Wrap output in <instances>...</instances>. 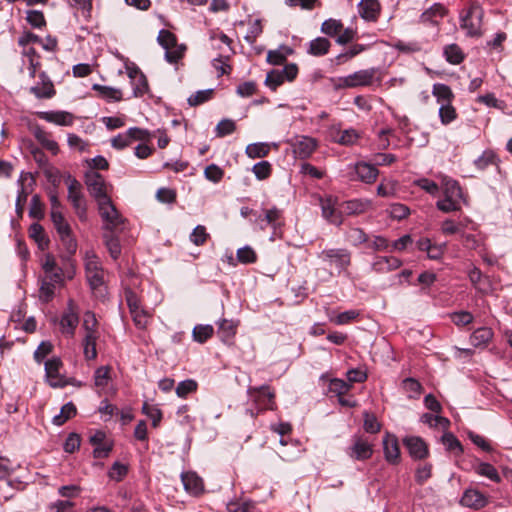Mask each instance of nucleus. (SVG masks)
Instances as JSON below:
<instances>
[{"label":"nucleus","mask_w":512,"mask_h":512,"mask_svg":"<svg viewBox=\"0 0 512 512\" xmlns=\"http://www.w3.org/2000/svg\"><path fill=\"white\" fill-rule=\"evenodd\" d=\"M105 245L109 251L110 256L116 260L121 254V245L119 238L114 235V232L104 234Z\"/></svg>","instance_id":"obj_38"},{"label":"nucleus","mask_w":512,"mask_h":512,"mask_svg":"<svg viewBox=\"0 0 512 512\" xmlns=\"http://www.w3.org/2000/svg\"><path fill=\"white\" fill-rule=\"evenodd\" d=\"M228 512H255L253 501H232L227 504Z\"/></svg>","instance_id":"obj_55"},{"label":"nucleus","mask_w":512,"mask_h":512,"mask_svg":"<svg viewBox=\"0 0 512 512\" xmlns=\"http://www.w3.org/2000/svg\"><path fill=\"white\" fill-rule=\"evenodd\" d=\"M346 239L352 246L358 247L368 242V235L363 229L353 227L347 231Z\"/></svg>","instance_id":"obj_39"},{"label":"nucleus","mask_w":512,"mask_h":512,"mask_svg":"<svg viewBox=\"0 0 512 512\" xmlns=\"http://www.w3.org/2000/svg\"><path fill=\"white\" fill-rule=\"evenodd\" d=\"M38 77L39 82L36 85L31 86L29 88V92L38 99L52 98L56 94L53 82L44 71L39 73Z\"/></svg>","instance_id":"obj_10"},{"label":"nucleus","mask_w":512,"mask_h":512,"mask_svg":"<svg viewBox=\"0 0 512 512\" xmlns=\"http://www.w3.org/2000/svg\"><path fill=\"white\" fill-rule=\"evenodd\" d=\"M317 257L330 267H334L340 274L347 270L351 264V252L345 248L324 249Z\"/></svg>","instance_id":"obj_2"},{"label":"nucleus","mask_w":512,"mask_h":512,"mask_svg":"<svg viewBox=\"0 0 512 512\" xmlns=\"http://www.w3.org/2000/svg\"><path fill=\"white\" fill-rule=\"evenodd\" d=\"M204 176L207 180L218 183L222 180L224 171L216 164H210L205 168Z\"/></svg>","instance_id":"obj_62"},{"label":"nucleus","mask_w":512,"mask_h":512,"mask_svg":"<svg viewBox=\"0 0 512 512\" xmlns=\"http://www.w3.org/2000/svg\"><path fill=\"white\" fill-rule=\"evenodd\" d=\"M443 55L446 61L453 65H458L465 59L463 50L455 43L446 45L443 49Z\"/></svg>","instance_id":"obj_33"},{"label":"nucleus","mask_w":512,"mask_h":512,"mask_svg":"<svg viewBox=\"0 0 512 512\" xmlns=\"http://www.w3.org/2000/svg\"><path fill=\"white\" fill-rule=\"evenodd\" d=\"M77 414V408L72 402H68L62 406L59 414L55 415L52 423L57 426L63 425L67 420L71 419Z\"/></svg>","instance_id":"obj_34"},{"label":"nucleus","mask_w":512,"mask_h":512,"mask_svg":"<svg viewBox=\"0 0 512 512\" xmlns=\"http://www.w3.org/2000/svg\"><path fill=\"white\" fill-rule=\"evenodd\" d=\"M476 472L479 475L486 477L493 482L499 483L501 481V477H500L498 471L496 470V468L493 465H491L489 463H486V462L480 463L476 467Z\"/></svg>","instance_id":"obj_45"},{"label":"nucleus","mask_w":512,"mask_h":512,"mask_svg":"<svg viewBox=\"0 0 512 512\" xmlns=\"http://www.w3.org/2000/svg\"><path fill=\"white\" fill-rule=\"evenodd\" d=\"M198 384L193 379H186L178 383L175 392L178 397L186 398L189 394L196 392Z\"/></svg>","instance_id":"obj_47"},{"label":"nucleus","mask_w":512,"mask_h":512,"mask_svg":"<svg viewBox=\"0 0 512 512\" xmlns=\"http://www.w3.org/2000/svg\"><path fill=\"white\" fill-rule=\"evenodd\" d=\"M442 188H443V194L446 197L455 198L461 200L463 198V192L462 189L458 183V181L449 178L447 176H444L442 178Z\"/></svg>","instance_id":"obj_31"},{"label":"nucleus","mask_w":512,"mask_h":512,"mask_svg":"<svg viewBox=\"0 0 512 512\" xmlns=\"http://www.w3.org/2000/svg\"><path fill=\"white\" fill-rule=\"evenodd\" d=\"M111 368L109 366H101L97 368L94 372V383L97 387L105 388L111 377H110Z\"/></svg>","instance_id":"obj_50"},{"label":"nucleus","mask_w":512,"mask_h":512,"mask_svg":"<svg viewBox=\"0 0 512 512\" xmlns=\"http://www.w3.org/2000/svg\"><path fill=\"white\" fill-rule=\"evenodd\" d=\"M389 214L393 219L403 220L410 214V210L404 204L394 203L389 207Z\"/></svg>","instance_id":"obj_64"},{"label":"nucleus","mask_w":512,"mask_h":512,"mask_svg":"<svg viewBox=\"0 0 512 512\" xmlns=\"http://www.w3.org/2000/svg\"><path fill=\"white\" fill-rule=\"evenodd\" d=\"M432 476V465L425 463L419 465L415 471V481L419 485H423Z\"/></svg>","instance_id":"obj_63"},{"label":"nucleus","mask_w":512,"mask_h":512,"mask_svg":"<svg viewBox=\"0 0 512 512\" xmlns=\"http://www.w3.org/2000/svg\"><path fill=\"white\" fill-rule=\"evenodd\" d=\"M317 147L316 139L309 136L297 137L293 143V152L299 159H307Z\"/></svg>","instance_id":"obj_15"},{"label":"nucleus","mask_w":512,"mask_h":512,"mask_svg":"<svg viewBox=\"0 0 512 512\" xmlns=\"http://www.w3.org/2000/svg\"><path fill=\"white\" fill-rule=\"evenodd\" d=\"M248 392L261 409H273L275 394L268 386L249 388Z\"/></svg>","instance_id":"obj_18"},{"label":"nucleus","mask_w":512,"mask_h":512,"mask_svg":"<svg viewBox=\"0 0 512 512\" xmlns=\"http://www.w3.org/2000/svg\"><path fill=\"white\" fill-rule=\"evenodd\" d=\"M351 387V384L342 379H329L328 391L335 394L336 396H343L351 389Z\"/></svg>","instance_id":"obj_46"},{"label":"nucleus","mask_w":512,"mask_h":512,"mask_svg":"<svg viewBox=\"0 0 512 512\" xmlns=\"http://www.w3.org/2000/svg\"><path fill=\"white\" fill-rule=\"evenodd\" d=\"M441 441L447 451L455 452L457 455L463 453V446L453 433H451V432L444 433L441 438Z\"/></svg>","instance_id":"obj_41"},{"label":"nucleus","mask_w":512,"mask_h":512,"mask_svg":"<svg viewBox=\"0 0 512 512\" xmlns=\"http://www.w3.org/2000/svg\"><path fill=\"white\" fill-rule=\"evenodd\" d=\"M282 219L283 211L274 206L265 210L264 215H258L256 222L259 223V226L262 230H264L267 226H270L273 229H277L283 224Z\"/></svg>","instance_id":"obj_17"},{"label":"nucleus","mask_w":512,"mask_h":512,"mask_svg":"<svg viewBox=\"0 0 512 512\" xmlns=\"http://www.w3.org/2000/svg\"><path fill=\"white\" fill-rule=\"evenodd\" d=\"M62 361L59 357H53L45 362V374L48 384L53 388H62L67 385L66 380L60 375Z\"/></svg>","instance_id":"obj_9"},{"label":"nucleus","mask_w":512,"mask_h":512,"mask_svg":"<svg viewBox=\"0 0 512 512\" xmlns=\"http://www.w3.org/2000/svg\"><path fill=\"white\" fill-rule=\"evenodd\" d=\"M403 444L408 449L409 455L415 460L425 459L429 455L428 446L421 437H405L403 439Z\"/></svg>","instance_id":"obj_13"},{"label":"nucleus","mask_w":512,"mask_h":512,"mask_svg":"<svg viewBox=\"0 0 512 512\" xmlns=\"http://www.w3.org/2000/svg\"><path fill=\"white\" fill-rule=\"evenodd\" d=\"M85 271L87 281L92 290H96L104 284L103 270L96 255L86 256Z\"/></svg>","instance_id":"obj_7"},{"label":"nucleus","mask_w":512,"mask_h":512,"mask_svg":"<svg viewBox=\"0 0 512 512\" xmlns=\"http://www.w3.org/2000/svg\"><path fill=\"white\" fill-rule=\"evenodd\" d=\"M181 480L187 493L198 496L204 490L202 479L195 472H183Z\"/></svg>","instance_id":"obj_20"},{"label":"nucleus","mask_w":512,"mask_h":512,"mask_svg":"<svg viewBox=\"0 0 512 512\" xmlns=\"http://www.w3.org/2000/svg\"><path fill=\"white\" fill-rule=\"evenodd\" d=\"M330 47L331 43L327 38L317 37L309 42L307 53L316 57L324 56Z\"/></svg>","instance_id":"obj_29"},{"label":"nucleus","mask_w":512,"mask_h":512,"mask_svg":"<svg viewBox=\"0 0 512 512\" xmlns=\"http://www.w3.org/2000/svg\"><path fill=\"white\" fill-rule=\"evenodd\" d=\"M79 323V316L75 309V304L73 300H69L67 304V308L64 311L63 315L60 319V327L62 333L73 336L75 333V329Z\"/></svg>","instance_id":"obj_11"},{"label":"nucleus","mask_w":512,"mask_h":512,"mask_svg":"<svg viewBox=\"0 0 512 512\" xmlns=\"http://www.w3.org/2000/svg\"><path fill=\"white\" fill-rule=\"evenodd\" d=\"M28 232L29 237L36 242L40 250L44 251L48 248L50 240L46 235L42 225L39 223H33L30 225Z\"/></svg>","instance_id":"obj_26"},{"label":"nucleus","mask_w":512,"mask_h":512,"mask_svg":"<svg viewBox=\"0 0 512 512\" xmlns=\"http://www.w3.org/2000/svg\"><path fill=\"white\" fill-rule=\"evenodd\" d=\"M98 333L85 334L83 340L84 356L88 360H93L97 357L96 341Z\"/></svg>","instance_id":"obj_37"},{"label":"nucleus","mask_w":512,"mask_h":512,"mask_svg":"<svg viewBox=\"0 0 512 512\" xmlns=\"http://www.w3.org/2000/svg\"><path fill=\"white\" fill-rule=\"evenodd\" d=\"M214 328L211 325H196L192 331V337L194 341L198 343H205L209 338L212 337Z\"/></svg>","instance_id":"obj_42"},{"label":"nucleus","mask_w":512,"mask_h":512,"mask_svg":"<svg viewBox=\"0 0 512 512\" xmlns=\"http://www.w3.org/2000/svg\"><path fill=\"white\" fill-rule=\"evenodd\" d=\"M343 30V24L341 20L329 18L325 20L321 25V32L329 37H337V35Z\"/></svg>","instance_id":"obj_43"},{"label":"nucleus","mask_w":512,"mask_h":512,"mask_svg":"<svg viewBox=\"0 0 512 512\" xmlns=\"http://www.w3.org/2000/svg\"><path fill=\"white\" fill-rule=\"evenodd\" d=\"M371 206L369 200L352 199L341 204L342 213L346 215H359L366 212Z\"/></svg>","instance_id":"obj_24"},{"label":"nucleus","mask_w":512,"mask_h":512,"mask_svg":"<svg viewBox=\"0 0 512 512\" xmlns=\"http://www.w3.org/2000/svg\"><path fill=\"white\" fill-rule=\"evenodd\" d=\"M235 130L236 124L231 119H222L215 128L217 137H225L232 134Z\"/></svg>","instance_id":"obj_57"},{"label":"nucleus","mask_w":512,"mask_h":512,"mask_svg":"<svg viewBox=\"0 0 512 512\" xmlns=\"http://www.w3.org/2000/svg\"><path fill=\"white\" fill-rule=\"evenodd\" d=\"M33 135L36 140L47 150L54 155L58 153L59 147L56 141L50 138V134L41 127L37 126L33 130Z\"/></svg>","instance_id":"obj_27"},{"label":"nucleus","mask_w":512,"mask_h":512,"mask_svg":"<svg viewBox=\"0 0 512 512\" xmlns=\"http://www.w3.org/2000/svg\"><path fill=\"white\" fill-rule=\"evenodd\" d=\"M437 208L445 213L460 210V200L444 196L443 199L437 201Z\"/></svg>","instance_id":"obj_54"},{"label":"nucleus","mask_w":512,"mask_h":512,"mask_svg":"<svg viewBox=\"0 0 512 512\" xmlns=\"http://www.w3.org/2000/svg\"><path fill=\"white\" fill-rule=\"evenodd\" d=\"M322 216L332 224L340 225L342 224V209L338 211L334 208L332 201L330 199H326L321 202Z\"/></svg>","instance_id":"obj_28"},{"label":"nucleus","mask_w":512,"mask_h":512,"mask_svg":"<svg viewBox=\"0 0 512 512\" xmlns=\"http://www.w3.org/2000/svg\"><path fill=\"white\" fill-rule=\"evenodd\" d=\"M66 181L68 183V200L71 202L79 219L83 221L87 216V205L84 195L81 192V184L70 174L67 175Z\"/></svg>","instance_id":"obj_4"},{"label":"nucleus","mask_w":512,"mask_h":512,"mask_svg":"<svg viewBox=\"0 0 512 512\" xmlns=\"http://www.w3.org/2000/svg\"><path fill=\"white\" fill-rule=\"evenodd\" d=\"M85 184L90 195L95 198L97 203L106 201L110 197L106 193L105 180L98 172H89L85 175Z\"/></svg>","instance_id":"obj_8"},{"label":"nucleus","mask_w":512,"mask_h":512,"mask_svg":"<svg viewBox=\"0 0 512 512\" xmlns=\"http://www.w3.org/2000/svg\"><path fill=\"white\" fill-rule=\"evenodd\" d=\"M493 331L489 327H480L476 329L470 336V342L471 344L478 348V347H486L487 344L491 341L493 338Z\"/></svg>","instance_id":"obj_25"},{"label":"nucleus","mask_w":512,"mask_h":512,"mask_svg":"<svg viewBox=\"0 0 512 512\" xmlns=\"http://www.w3.org/2000/svg\"><path fill=\"white\" fill-rule=\"evenodd\" d=\"M486 498L477 490L467 489L460 499L461 505L469 508L480 509L486 505Z\"/></svg>","instance_id":"obj_23"},{"label":"nucleus","mask_w":512,"mask_h":512,"mask_svg":"<svg viewBox=\"0 0 512 512\" xmlns=\"http://www.w3.org/2000/svg\"><path fill=\"white\" fill-rule=\"evenodd\" d=\"M389 45L395 50L406 54L419 52L421 50V46L416 41L404 42L401 40H395Z\"/></svg>","instance_id":"obj_48"},{"label":"nucleus","mask_w":512,"mask_h":512,"mask_svg":"<svg viewBox=\"0 0 512 512\" xmlns=\"http://www.w3.org/2000/svg\"><path fill=\"white\" fill-rule=\"evenodd\" d=\"M270 152V145L264 142L252 143L247 145L245 153L249 158H263Z\"/></svg>","instance_id":"obj_36"},{"label":"nucleus","mask_w":512,"mask_h":512,"mask_svg":"<svg viewBox=\"0 0 512 512\" xmlns=\"http://www.w3.org/2000/svg\"><path fill=\"white\" fill-rule=\"evenodd\" d=\"M432 95L436 98L439 105L452 102L455 97L451 88L443 83H435L433 85Z\"/></svg>","instance_id":"obj_32"},{"label":"nucleus","mask_w":512,"mask_h":512,"mask_svg":"<svg viewBox=\"0 0 512 512\" xmlns=\"http://www.w3.org/2000/svg\"><path fill=\"white\" fill-rule=\"evenodd\" d=\"M237 261L241 264H253L257 262V254L255 250L249 246L245 245L237 250Z\"/></svg>","instance_id":"obj_44"},{"label":"nucleus","mask_w":512,"mask_h":512,"mask_svg":"<svg viewBox=\"0 0 512 512\" xmlns=\"http://www.w3.org/2000/svg\"><path fill=\"white\" fill-rule=\"evenodd\" d=\"M379 174L374 164L357 162L347 168V176L351 181H361L367 184L375 182Z\"/></svg>","instance_id":"obj_6"},{"label":"nucleus","mask_w":512,"mask_h":512,"mask_svg":"<svg viewBox=\"0 0 512 512\" xmlns=\"http://www.w3.org/2000/svg\"><path fill=\"white\" fill-rule=\"evenodd\" d=\"M157 41L159 45L165 49V59L167 62L175 64L184 56L186 47L184 45H178L177 37L169 30H160Z\"/></svg>","instance_id":"obj_3"},{"label":"nucleus","mask_w":512,"mask_h":512,"mask_svg":"<svg viewBox=\"0 0 512 512\" xmlns=\"http://www.w3.org/2000/svg\"><path fill=\"white\" fill-rule=\"evenodd\" d=\"M438 115L440 122L443 125H449L457 118V112L452 102L441 104L439 107Z\"/></svg>","instance_id":"obj_40"},{"label":"nucleus","mask_w":512,"mask_h":512,"mask_svg":"<svg viewBox=\"0 0 512 512\" xmlns=\"http://www.w3.org/2000/svg\"><path fill=\"white\" fill-rule=\"evenodd\" d=\"M128 473V466L118 461L114 462L108 471V477L116 482L122 481Z\"/></svg>","instance_id":"obj_52"},{"label":"nucleus","mask_w":512,"mask_h":512,"mask_svg":"<svg viewBox=\"0 0 512 512\" xmlns=\"http://www.w3.org/2000/svg\"><path fill=\"white\" fill-rule=\"evenodd\" d=\"M373 454L372 444L360 436L353 437V443L349 448L348 455L358 461L371 458Z\"/></svg>","instance_id":"obj_12"},{"label":"nucleus","mask_w":512,"mask_h":512,"mask_svg":"<svg viewBox=\"0 0 512 512\" xmlns=\"http://www.w3.org/2000/svg\"><path fill=\"white\" fill-rule=\"evenodd\" d=\"M29 216L37 220H41L44 217V204L38 194L33 195L31 198Z\"/></svg>","instance_id":"obj_51"},{"label":"nucleus","mask_w":512,"mask_h":512,"mask_svg":"<svg viewBox=\"0 0 512 512\" xmlns=\"http://www.w3.org/2000/svg\"><path fill=\"white\" fill-rule=\"evenodd\" d=\"M36 115L46 122L59 126H71L74 122V116L67 111H40Z\"/></svg>","instance_id":"obj_19"},{"label":"nucleus","mask_w":512,"mask_h":512,"mask_svg":"<svg viewBox=\"0 0 512 512\" xmlns=\"http://www.w3.org/2000/svg\"><path fill=\"white\" fill-rule=\"evenodd\" d=\"M483 14V9L478 3H472L467 11L461 14L460 27L466 30L468 36H481Z\"/></svg>","instance_id":"obj_1"},{"label":"nucleus","mask_w":512,"mask_h":512,"mask_svg":"<svg viewBox=\"0 0 512 512\" xmlns=\"http://www.w3.org/2000/svg\"><path fill=\"white\" fill-rule=\"evenodd\" d=\"M26 20L33 28H42L46 25L44 14L38 10L27 11Z\"/></svg>","instance_id":"obj_61"},{"label":"nucleus","mask_w":512,"mask_h":512,"mask_svg":"<svg viewBox=\"0 0 512 512\" xmlns=\"http://www.w3.org/2000/svg\"><path fill=\"white\" fill-rule=\"evenodd\" d=\"M284 76L280 70H271L267 73L265 84L273 91H275L284 82Z\"/></svg>","instance_id":"obj_60"},{"label":"nucleus","mask_w":512,"mask_h":512,"mask_svg":"<svg viewBox=\"0 0 512 512\" xmlns=\"http://www.w3.org/2000/svg\"><path fill=\"white\" fill-rule=\"evenodd\" d=\"M213 94V89L199 90L188 98V104L192 107L207 102Z\"/></svg>","instance_id":"obj_58"},{"label":"nucleus","mask_w":512,"mask_h":512,"mask_svg":"<svg viewBox=\"0 0 512 512\" xmlns=\"http://www.w3.org/2000/svg\"><path fill=\"white\" fill-rule=\"evenodd\" d=\"M98 204V211L104 223V229L115 232L124 223V218L118 212L111 199H106Z\"/></svg>","instance_id":"obj_5"},{"label":"nucleus","mask_w":512,"mask_h":512,"mask_svg":"<svg viewBox=\"0 0 512 512\" xmlns=\"http://www.w3.org/2000/svg\"><path fill=\"white\" fill-rule=\"evenodd\" d=\"M446 8L440 3H434L420 15V22L436 25L446 15Z\"/></svg>","instance_id":"obj_22"},{"label":"nucleus","mask_w":512,"mask_h":512,"mask_svg":"<svg viewBox=\"0 0 512 512\" xmlns=\"http://www.w3.org/2000/svg\"><path fill=\"white\" fill-rule=\"evenodd\" d=\"M376 69H362L349 75L351 88L367 87L370 86L375 78Z\"/></svg>","instance_id":"obj_21"},{"label":"nucleus","mask_w":512,"mask_h":512,"mask_svg":"<svg viewBox=\"0 0 512 512\" xmlns=\"http://www.w3.org/2000/svg\"><path fill=\"white\" fill-rule=\"evenodd\" d=\"M383 451L385 460L389 464L396 465L400 462V447L394 434L386 433L383 438Z\"/></svg>","instance_id":"obj_14"},{"label":"nucleus","mask_w":512,"mask_h":512,"mask_svg":"<svg viewBox=\"0 0 512 512\" xmlns=\"http://www.w3.org/2000/svg\"><path fill=\"white\" fill-rule=\"evenodd\" d=\"M359 137L360 134L355 129L350 128L340 131L336 142L344 146H351L357 142Z\"/></svg>","instance_id":"obj_49"},{"label":"nucleus","mask_w":512,"mask_h":512,"mask_svg":"<svg viewBox=\"0 0 512 512\" xmlns=\"http://www.w3.org/2000/svg\"><path fill=\"white\" fill-rule=\"evenodd\" d=\"M93 90L99 92L100 96L107 101L118 102L122 100V92L120 89L113 88L110 86H103L100 84H94Z\"/></svg>","instance_id":"obj_35"},{"label":"nucleus","mask_w":512,"mask_h":512,"mask_svg":"<svg viewBox=\"0 0 512 512\" xmlns=\"http://www.w3.org/2000/svg\"><path fill=\"white\" fill-rule=\"evenodd\" d=\"M56 286L50 282H47L43 278L41 279V285L39 289V298L42 302L48 303L50 302L55 293Z\"/></svg>","instance_id":"obj_56"},{"label":"nucleus","mask_w":512,"mask_h":512,"mask_svg":"<svg viewBox=\"0 0 512 512\" xmlns=\"http://www.w3.org/2000/svg\"><path fill=\"white\" fill-rule=\"evenodd\" d=\"M142 413L151 419L152 426L154 428L158 427L159 423L162 420V412L160 409L151 406L148 403H144V405L142 406Z\"/></svg>","instance_id":"obj_59"},{"label":"nucleus","mask_w":512,"mask_h":512,"mask_svg":"<svg viewBox=\"0 0 512 512\" xmlns=\"http://www.w3.org/2000/svg\"><path fill=\"white\" fill-rule=\"evenodd\" d=\"M252 172L258 180H265L272 173V165L268 161H260L252 167Z\"/></svg>","instance_id":"obj_53"},{"label":"nucleus","mask_w":512,"mask_h":512,"mask_svg":"<svg viewBox=\"0 0 512 512\" xmlns=\"http://www.w3.org/2000/svg\"><path fill=\"white\" fill-rule=\"evenodd\" d=\"M217 324L218 336L223 342H229L236 334L237 323L233 320L221 319Z\"/></svg>","instance_id":"obj_30"},{"label":"nucleus","mask_w":512,"mask_h":512,"mask_svg":"<svg viewBox=\"0 0 512 512\" xmlns=\"http://www.w3.org/2000/svg\"><path fill=\"white\" fill-rule=\"evenodd\" d=\"M359 16L368 22H376L380 16L381 5L378 0H361L358 5Z\"/></svg>","instance_id":"obj_16"}]
</instances>
